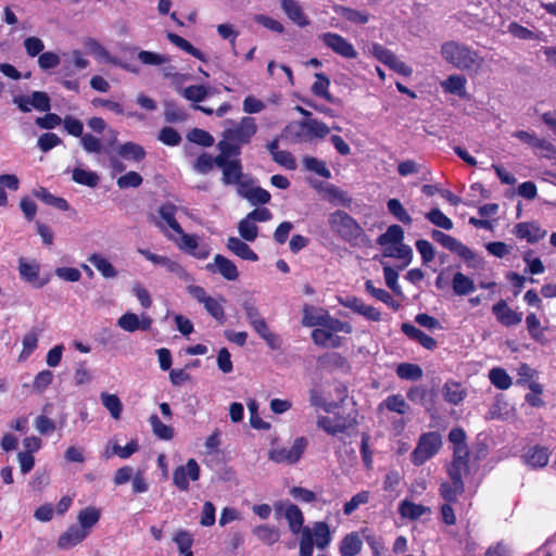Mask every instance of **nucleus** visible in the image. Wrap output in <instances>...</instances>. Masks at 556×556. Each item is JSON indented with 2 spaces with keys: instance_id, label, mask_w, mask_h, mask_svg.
<instances>
[{
  "instance_id": "nucleus-1",
  "label": "nucleus",
  "mask_w": 556,
  "mask_h": 556,
  "mask_svg": "<svg viewBox=\"0 0 556 556\" xmlns=\"http://www.w3.org/2000/svg\"><path fill=\"white\" fill-rule=\"evenodd\" d=\"M440 52L444 61L469 74H477L484 63L478 51L454 40L444 42Z\"/></svg>"
},
{
  "instance_id": "nucleus-2",
  "label": "nucleus",
  "mask_w": 556,
  "mask_h": 556,
  "mask_svg": "<svg viewBox=\"0 0 556 556\" xmlns=\"http://www.w3.org/2000/svg\"><path fill=\"white\" fill-rule=\"evenodd\" d=\"M329 127L316 118L291 122L282 130V137L291 143L309 142L315 138H325L329 134Z\"/></svg>"
},
{
  "instance_id": "nucleus-3",
  "label": "nucleus",
  "mask_w": 556,
  "mask_h": 556,
  "mask_svg": "<svg viewBox=\"0 0 556 556\" xmlns=\"http://www.w3.org/2000/svg\"><path fill=\"white\" fill-rule=\"evenodd\" d=\"M217 149L219 151L217 167L222 168L223 184L225 186H229L235 185L236 182H240V179L244 177V174L241 160L239 159L240 154L237 148H231L226 143L218 142Z\"/></svg>"
},
{
  "instance_id": "nucleus-4",
  "label": "nucleus",
  "mask_w": 556,
  "mask_h": 556,
  "mask_svg": "<svg viewBox=\"0 0 556 556\" xmlns=\"http://www.w3.org/2000/svg\"><path fill=\"white\" fill-rule=\"evenodd\" d=\"M226 123L231 124L232 127L224 129L222 140L218 142L237 148L241 154V147L248 144L257 131L255 118L244 116L239 123H235L232 119H227Z\"/></svg>"
},
{
  "instance_id": "nucleus-5",
  "label": "nucleus",
  "mask_w": 556,
  "mask_h": 556,
  "mask_svg": "<svg viewBox=\"0 0 556 556\" xmlns=\"http://www.w3.org/2000/svg\"><path fill=\"white\" fill-rule=\"evenodd\" d=\"M289 529L300 536V556H312L314 549L313 533L309 527H304V516L295 504H289L285 511Z\"/></svg>"
},
{
  "instance_id": "nucleus-6",
  "label": "nucleus",
  "mask_w": 556,
  "mask_h": 556,
  "mask_svg": "<svg viewBox=\"0 0 556 556\" xmlns=\"http://www.w3.org/2000/svg\"><path fill=\"white\" fill-rule=\"evenodd\" d=\"M441 445V435L438 432L422 434L416 448L412 453L413 463L417 466L422 465L426 460L438 453Z\"/></svg>"
},
{
  "instance_id": "nucleus-7",
  "label": "nucleus",
  "mask_w": 556,
  "mask_h": 556,
  "mask_svg": "<svg viewBox=\"0 0 556 556\" xmlns=\"http://www.w3.org/2000/svg\"><path fill=\"white\" fill-rule=\"evenodd\" d=\"M307 439L299 437L293 441L290 447H279L269 451V459L277 464L293 465L300 460L307 447Z\"/></svg>"
},
{
  "instance_id": "nucleus-8",
  "label": "nucleus",
  "mask_w": 556,
  "mask_h": 556,
  "mask_svg": "<svg viewBox=\"0 0 556 556\" xmlns=\"http://www.w3.org/2000/svg\"><path fill=\"white\" fill-rule=\"evenodd\" d=\"M343 329V324L338 319H331L330 325L315 328L312 331V339L315 344L325 348H337L340 345V337L337 332Z\"/></svg>"
},
{
  "instance_id": "nucleus-9",
  "label": "nucleus",
  "mask_w": 556,
  "mask_h": 556,
  "mask_svg": "<svg viewBox=\"0 0 556 556\" xmlns=\"http://www.w3.org/2000/svg\"><path fill=\"white\" fill-rule=\"evenodd\" d=\"M200 466L195 459L190 458L186 466H178L173 472V482L180 491L189 490V481H198Z\"/></svg>"
},
{
  "instance_id": "nucleus-10",
  "label": "nucleus",
  "mask_w": 556,
  "mask_h": 556,
  "mask_svg": "<svg viewBox=\"0 0 556 556\" xmlns=\"http://www.w3.org/2000/svg\"><path fill=\"white\" fill-rule=\"evenodd\" d=\"M18 274L20 277L26 282L30 283L34 288H42L49 282V277L40 278V265L35 261H27L24 257L18 260Z\"/></svg>"
},
{
  "instance_id": "nucleus-11",
  "label": "nucleus",
  "mask_w": 556,
  "mask_h": 556,
  "mask_svg": "<svg viewBox=\"0 0 556 556\" xmlns=\"http://www.w3.org/2000/svg\"><path fill=\"white\" fill-rule=\"evenodd\" d=\"M331 317L328 312L317 308L313 305L305 304L303 306V318L302 325L305 327H315V326H327L331 323Z\"/></svg>"
},
{
  "instance_id": "nucleus-12",
  "label": "nucleus",
  "mask_w": 556,
  "mask_h": 556,
  "mask_svg": "<svg viewBox=\"0 0 556 556\" xmlns=\"http://www.w3.org/2000/svg\"><path fill=\"white\" fill-rule=\"evenodd\" d=\"M312 187L315 190H317L320 194H323V198L332 205H346L348 203L345 192L332 184H325L323 181H318L313 182Z\"/></svg>"
},
{
  "instance_id": "nucleus-13",
  "label": "nucleus",
  "mask_w": 556,
  "mask_h": 556,
  "mask_svg": "<svg viewBox=\"0 0 556 556\" xmlns=\"http://www.w3.org/2000/svg\"><path fill=\"white\" fill-rule=\"evenodd\" d=\"M206 269L212 273L218 271L229 281H233L239 277V271L235 263L222 254H216L214 257V264H207Z\"/></svg>"
},
{
  "instance_id": "nucleus-14",
  "label": "nucleus",
  "mask_w": 556,
  "mask_h": 556,
  "mask_svg": "<svg viewBox=\"0 0 556 556\" xmlns=\"http://www.w3.org/2000/svg\"><path fill=\"white\" fill-rule=\"evenodd\" d=\"M138 252L146 260L152 262L153 264L164 266L169 273L176 274L179 277H184L187 275L185 268L178 262L173 261L167 256L152 253L147 249H139Z\"/></svg>"
},
{
  "instance_id": "nucleus-15",
  "label": "nucleus",
  "mask_w": 556,
  "mask_h": 556,
  "mask_svg": "<svg viewBox=\"0 0 556 556\" xmlns=\"http://www.w3.org/2000/svg\"><path fill=\"white\" fill-rule=\"evenodd\" d=\"M492 312L496 319L506 327L518 325L522 320V313L513 311L504 300L493 305Z\"/></svg>"
},
{
  "instance_id": "nucleus-16",
  "label": "nucleus",
  "mask_w": 556,
  "mask_h": 556,
  "mask_svg": "<svg viewBox=\"0 0 556 556\" xmlns=\"http://www.w3.org/2000/svg\"><path fill=\"white\" fill-rule=\"evenodd\" d=\"M89 534L78 525H72L58 539V547L62 549L72 548L81 543Z\"/></svg>"
},
{
  "instance_id": "nucleus-17",
  "label": "nucleus",
  "mask_w": 556,
  "mask_h": 556,
  "mask_svg": "<svg viewBox=\"0 0 556 556\" xmlns=\"http://www.w3.org/2000/svg\"><path fill=\"white\" fill-rule=\"evenodd\" d=\"M514 233L529 243H535L546 236V230L535 223H519L515 226Z\"/></svg>"
},
{
  "instance_id": "nucleus-18",
  "label": "nucleus",
  "mask_w": 556,
  "mask_h": 556,
  "mask_svg": "<svg viewBox=\"0 0 556 556\" xmlns=\"http://www.w3.org/2000/svg\"><path fill=\"white\" fill-rule=\"evenodd\" d=\"M280 4L288 18L294 24L300 27H305L309 24L302 7L296 0H280Z\"/></svg>"
},
{
  "instance_id": "nucleus-19",
  "label": "nucleus",
  "mask_w": 556,
  "mask_h": 556,
  "mask_svg": "<svg viewBox=\"0 0 556 556\" xmlns=\"http://www.w3.org/2000/svg\"><path fill=\"white\" fill-rule=\"evenodd\" d=\"M318 427L323 428L329 434L344 432L348 428V418L339 414L331 416H321L317 421Z\"/></svg>"
},
{
  "instance_id": "nucleus-20",
  "label": "nucleus",
  "mask_w": 556,
  "mask_h": 556,
  "mask_svg": "<svg viewBox=\"0 0 556 556\" xmlns=\"http://www.w3.org/2000/svg\"><path fill=\"white\" fill-rule=\"evenodd\" d=\"M525 463L532 468H543L549 459V452L543 446H532L523 455Z\"/></svg>"
},
{
  "instance_id": "nucleus-21",
  "label": "nucleus",
  "mask_w": 556,
  "mask_h": 556,
  "mask_svg": "<svg viewBox=\"0 0 556 556\" xmlns=\"http://www.w3.org/2000/svg\"><path fill=\"white\" fill-rule=\"evenodd\" d=\"M226 245L229 251L242 260L251 262L258 260L257 254L244 241L237 237H229Z\"/></svg>"
},
{
  "instance_id": "nucleus-22",
  "label": "nucleus",
  "mask_w": 556,
  "mask_h": 556,
  "mask_svg": "<svg viewBox=\"0 0 556 556\" xmlns=\"http://www.w3.org/2000/svg\"><path fill=\"white\" fill-rule=\"evenodd\" d=\"M252 533L267 546H271L280 540L279 529L268 523L255 526Z\"/></svg>"
},
{
  "instance_id": "nucleus-23",
  "label": "nucleus",
  "mask_w": 556,
  "mask_h": 556,
  "mask_svg": "<svg viewBox=\"0 0 556 556\" xmlns=\"http://www.w3.org/2000/svg\"><path fill=\"white\" fill-rule=\"evenodd\" d=\"M331 231L343 240L348 239V213L337 210L328 217Z\"/></svg>"
},
{
  "instance_id": "nucleus-24",
  "label": "nucleus",
  "mask_w": 556,
  "mask_h": 556,
  "mask_svg": "<svg viewBox=\"0 0 556 556\" xmlns=\"http://www.w3.org/2000/svg\"><path fill=\"white\" fill-rule=\"evenodd\" d=\"M34 197L49 206H53L60 211H67L70 208L68 202L61 197L52 194L47 188L39 187L33 191Z\"/></svg>"
},
{
  "instance_id": "nucleus-25",
  "label": "nucleus",
  "mask_w": 556,
  "mask_h": 556,
  "mask_svg": "<svg viewBox=\"0 0 556 556\" xmlns=\"http://www.w3.org/2000/svg\"><path fill=\"white\" fill-rule=\"evenodd\" d=\"M401 329L407 337L418 341L427 350H433L437 346V341L432 337L408 323L402 324Z\"/></svg>"
},
{
  "instance_id": "nucleus-26",
  "label": "nucleus",
  "mask_w": 556,
  "mask_h": 556,
  "mask_svg": "<svg viewBox=\"0 0 556 556\" xmlns=\"http://www.w3.org/2000/svg\"><path fill=\"white\" fill-rule=\"evenodd\" d=\"M101 517L100 509L89 506L81 509L78 513L77 520L78 526L86 531L87 534L90 533V530L99 522Z\"/></svg>"
},
{
  "instance_id": "nucleus-27",
  "label": "nucleus",
  "mask_w": 556,
  "mask_h": 556,
  "mask_svg": "<svg viewBox=\"0 0 556 556\" xmlns=\"http://www.w3.org/2000/svg\"><path fill=\"white\" fill-rule=\"evenodd\" d=\"M397 172L401 176L405 177L412 174H421V180H431V172L422 164L414 160H406L397 165Z\"/></svg>"
},
{
  "instance_id": "nucleus-28",
  "label": "nucleus",
  "mask_w": 556,
  "mask_h": 556,
  "mask_svg": "<svg viewBox=\"0 0 556 556\" xmlns=\"http://www.w3.org/2000/svg\"><path fill=\"white\" fill-rule=\"evenodd\" d=\"M160 217L176 233H182V227L176 219L177 206L173 203H164L159 207Z\"/></svg>"
},
{
  "instance_id": "nucleus-29",
  "label": "nucleus",
  "mask_w": 556,
  "mask_h": 556,
  "mask_svg": "<svg viewBox=\"0 0 556 556\" xmlns=\"http://www.w3.org/2000/svg\"><path fill=\"white\" fill-rule=\"evenodd\" d=\"M383 409L404 415L409 410V405L405 402L402 395L393 394L389 395L379 404L378 410L382 412Z\"/></svg>"
},
{
  "instance_id": "nucleus-30",
  "label": "nucleus",
  "mask_w": 556,
  "mask_h": 556,
  "mask_svg": "<svg viewBox=\"0 0 556 556\" xmlns=\"http://www.w3.org/2000/svg\"><path fill=\"white\" fill-rule=\"evenodd\" d=\"M167 38L173 45H175L182 51L191 54L192 56H194L195 59H198L202 62H206L205 54L200 49L195 48L187 39L182 38L181 36L177 35V34H174V33H168Z\"/></svg>"
},
{
  "instance_id": "nucleus-31",
  "label": "nucleus",
  "mask_w": 556,
  "mask_h": 556,
  "mask_svg": "<svg viewBox=\"0 0 556 556\" xmlns=\"http://www.w3.org/2000/svg\"><path fill=\"white\" fill-rule=\"evenodd\" d=\"M312 530L314 545L319 549H324L331 541L329 526L326 522H315Z\"/></svg>"
},
{
  "instance_id": "nucleus-32",
  "label": "nucleus",
  "mask_w": 556,
  "mask_h": 556,
  "mask_svg": "<svg viewBox=\"0 0 556 556\" xmlns=\"http://www.w3.org/2000/svg\"><path fill=\"white\" fill-rule=\"evenodd\" d=\"M399 510L402 517L410 520H416L425 514H430L429 507L409 501H403L400 504Z\"/></svg>"
},
{
  "instance_id": "nucleus-33",
  "label": "nucleus",
  "mask_w": 556,
  "mask_h": 556,
  "mask_svg": "<svg viewBox=\"0 0 556 556\" xmlns=\"http://www.w3.org/2000/svg\"><path fill=\"white\" fill-rule=\"evenodd\" d=\"M323 42L342 56H348V41L338 34L325 33L320 36Z\"/></svg>"
},
{
  "instance_id": "nucleus-34",
  "label": "nucleus",
  "mask_w": 556,
  "mask_h": 556,
  "mask_svg": "<svg viewBox=\"0 0 556 556\" xmlns=\"http://www.w3.org/2000/svg\"><path fill=\"white\" fill-rule=\"evenodd\" d=\"M403 228L400 225L394 224L389 226L387 231L378 237L377 243L382 247L388 244H399L403 242Z\"/></svg>"
},
{
  "instance_id": "nucleus-35",
  "label": "nucleus",
  "mask_w": 556,
  "mask_h": 556,
  "mask_svg": "<svg viewBox=\"0 0 556 556\" xmlns=\"http://www.w3.org/2000/svg\"><path fill=\"white\" fill-rule=\"evenodd\" d=\"M118 154L127 160L140 162L146 157V151L142 146L128 141L119 146Z\"/></svg>"
},
{
  "instance_id": "nucleus-36",
  "label": "nucleus",
  "mask_w": 556,
  "mask_h": 556,
  "mask_svg": "<svg viewBox=\"0 0 556 556\" xmlns=\"http://www.w3.org/2000/svg\"><path fill=\"white\" fill-rule=\"evenodd\" d=\"M88 261L101 273L104 278H114L117 276L115 267L102 255L93 253Z\"/></svg>"
},
{
  "instance_id": "nucleus-37",
  "label": "nucleus",
  "mask_w": 556,
  "mask_h": 556,
  "mask_svg": "<svg viewBox=\"0 0 556 556\" xmlns=\"http://www.w3.org/2000/svg\"><path fill=\"white\" fill-rule=\"evenodd\" d=\"M350 308L355 313L363 315L369 320H380L381 314L371 305H366L362 300L353 298L350 300Z\"/></svg>"
},
{
  "instance_id": "nucleus-38",
  "label": "nucleus",
  "mask_w": 556,
  "mask_h": 556,
  "mask_svg": "<svg viewBox=\"0 0 556 556\" xmlns=\"http://www.w3.org/2000/svg\"><path fill=\"white\" fill-rule=\"evenodd\" d=\"M443 396L448 403L457 405L464 400L465 390L459 383L455 381H447L443 386Z\"/></svg>"
},
{
  "instance_id": "nucleus-39",
  "label": "nucleus",
  "mask_w": 556,
  "mask_h": 556,
  "mask_svg": "<svg viewBox=\"0 0 556 556\" xmlns=\"http://www.w3.org/2000/svg\"><path fill=\"white\" fill-rule=\"evenodd\" d=\"M453 290L457 295H467L475 290V282L463 273H456L452 281Z\"/></svg>"
},
{
  "instance_id": "nucleus-40",
  "label": "nucleus",
  "mask_w": 556,
  "mask_h": 556,
  "mask_svg": "<svg viewBox=\"0 0 556 556\" xmlns=\"http://www.w3.org/2000/svg\"><path fill=\"white\" fill-rule=\"evenodd\" d=\"M72 179L83 186L93 188L99 184V176L92 170L76 167L73 169Z\"/></svg>"
},
{
  "instance_id": "nucleus-41",
  "label": "nucleus",
  "mask_w": 556,
  "mask_h": 556,
  "mask_svg": "<svg viewBox=\"0 0 556 556\" xmlns=\"http://www.w3.org/2000/svg\"><path fill=\"white\" fill-rule=\"evenodd\" d=\"M101 402L114 419L121 418L123 404L116 394L103 392L101 393Z\"/></svg>"
},
{
  "instance_id": "nucleus-42",
  "label": "nucleus",
  "mask_w": 556,
  "mask_h": 556,
  "mask_svg": "<svg viewBox=\"0 0 556 556\" xmlns=\"http://www.w3.org/2000/svg\"><path fill=\"white\" fill-rule=\"evenodd\" d=\"M223 302H225L224 298H222L220 301H218L212 296H208L203 303V306L206 309V312L219 324H224L226 320L225 311L222 304Z\"/></svg>"
},
{
  "instance_id": "nucleus-43",
  "label": "nucleus",
  "mask_w": 556,
  "mask_h": 556,
  "mask_svg": "<svg viewBox=\"0 0 556 556\" xmlns=\"http://www.w3.org/2000/svg\"><path fill=\"white\" fill-rule=\"evenodd\" d=\"M150 426L153 433L162 440H170L174 437V429L161 421L156 414H153L149 418Z\"/></svg>"
},
{
  "instance_id": "nucleus-44",
  "label": "nucleus",
  "mask_w": 556,
  "mask_h": 556,
  "mask_svg": "<svg viewBox=\"0 0 556 556\" xmlns=\"http://www.w3.org/2000/svg\"><path fill=\"white\" fill-rule=\"evenodd\" d=\"M388 211L395 219L399 222L410 225L413 219L410 215L407 213V211L404 208L400 200L397 199H390L387 203Z\"/></svg>"
},
{
  "instance_id": "nucleus-45",
  "label": "nucleus",
  "mask_w": 556,
  "mask_h": 556,
  "mask_svg": "<svg viewBox=\"0 0 556 556\" xmlns=\"http://www.w3.org/2000/svg\"><path fill=\"white\" fill-rule=\"evenodd\" d=\"M38 334H39V330L34 328L31 331L27 332L23 337V341H22L23 350L20 354V359L28 358L34 353V351L37 349Z\"/></svg>"
},
{
  "instance_id": "nucleus-46",
  "label": "nucleus",
  "mask_w": 556,
  "mask_h": 556,
  "mask_svg": "<svg viewBox=\"0 0 556 556\" xmlns=\"http://www.w3.org/2000/svg\"><path fill=\"white\" fill-rule=\"evenodd\" d=\"M469 471V465L465 462H452L447 468V475L452 482L457 484V488H460V484L464 483L463 476L467 475Z\"/></svg>"
},
{
  "instance_id": "nucleus-47",
  "label": "nucleus",
  "mask_w": 556,
  "mask_h": 556,
  "mask_svg": "<svg viewBox=\"0 0 556 556\" xmlns=\"http://www.w3.org/2000/svg\"><path fill=\"white\" fill-rule=\"evenodd\" d=\"M238 231L241 238L245 241L253 242L258 236V227L247 216L238 224Z\"/></svg>"
},
{
  "instance_id": "nucleus-48",
  "label": "nucleus",
  "mask_w": 556,
  "mask_h": 556,
  "mask_svg": "<svg viewBox=\"0 0 556 556\" xmlns=\"http://www.w3.org/2000/svg\"><path fill=\"white\" fill-rule=\"evenodd\" d=\"M396 374L401 379L415 381L422 377V369L416 364L402 363L397 365Z\"/></svg>"
},
{
  "instance_id": "nucleus-49",
  "label": "nucleus",
  "mask_w": 556,
  "mask_h": 556,
  "mask_svg": "<svg viewBox=\"0 0 556 556\" xmlns=\"http://www.w3.org/2000/svg\"><path fill=\"white\" fill-rule=\"evenodd\" d=\"M182 96L194 103H200L210 96V87L203 85H191L184 89Z\"/></svg>"
},
{
  "instance_id": "nucleus-50",
  "label": "nucleus",
  "mask_w": 556,
  "mask_h": 556,
  "mask_svg": "<svg viewBox=\"0 0 556 556\" xmlns=\"http://www.w3.org/2000/svg\"><path fill=\"white\" fill-rule=\"evenodd\" d=\"M303 165H304L305 169L313 172L320 177H324V178L331 177V173L327 168L326 163L324 161H320V160L314 157V156H305L303 159Z\"/></svg>"
},
{
  "instance_id": "nucleus-51",
  "label": "nucleus",
  "mask_w": 556,
  "mask_h": 556,
  "mask_svg": "<svg viewBox=\"0 0 556 556\" xmlns=\"http://www.w3.org/2000/svg\"><path fill=\"white\" fill-rule=\"evenodd\" d=\"M465 492V484L462 483L460 488H457V484L454 482H443L440 485V495L447 502H456L458 495Z\"/></svg>"
},
{
  "instance_id": "nucleus-52",
  "label": "nucleus",
  "mask_w": 556,
  "mask_h": 556,
  "mask_svg": "<svg viewBox=\"0 0 556 556\" xmlns=\"http://www.w3.org/2000/svg\"><path fill=\"white\" fill-rule=\"evenodd\" d=\"M366 290L376 299L382 301L387 305L391 306L393 309H399L400 304L394 301V299L391 296L389 292H387L383 289L375 288L372 282L370 280H367L366 283Z\"/></svg>"
},
{
  "instance_id": "nucleus-53",
  "label": "nucleus",
  "mask_w": 556,
  "mask_h": 556,
  "mask_svg": "<svg viewBox=\"0 0 556 556\" xmlns=\"http://www.w3.org/2000/svg\"><path fill=\"white\" fill-rule=\"evenodd\" d=\"M491 382L501 390H506L511 386V378L503 368H493L489 372Z\"/></svg>"
},
{
  "instance_id": "nucleus-54",
  "label": "nucleus",
  "mask_w": 556,
  "mask_h": 556,
  "mask_svg": "<svg viewBox=\"0 0 556 556\" xmlns=\"http://www.w3.org/2000/svg\"><path fill=\"white\" fill-rule=\"evenodd\" d=\"M217 160L218 154L213 157L211 154L204 152L197 157L194 162V169L200 174H207L215 165L217 166Z\"/></svg>"
},
{
  "instance_id": "nucleus-55",
  "label": "nucleus",
  "mask_w": 556,
  "mask_h": 556,
  "mask_svg": "<svg viewBox=\"0 0 556 556\" xmlns=\"http://www.w3.org/2000/svg\"><path fill=\"white\" fill-rule=\"evenodd\" d=\"M244 199H247L248 201H250L253 205H257V204H267L271 197H270V193L262 188V187H254V188H249V193L248 194H244Z\"/></svg>"
},
{
  "instance_id": "nucleus-56",
  "label": "nucleus",
  "mask_w": 556,
  "mask_h": 556,
  "mask_svg": "<svg viewBox=\"0 0 556 556\" xmlns=\"http://www.w3.org/2000/svg\"><path fill=\"white\" fill-rule=\"evenodd\" d=\"M407 397L412 402L421 404L428 410L430 409L429 402H431L432 400L431 399L429 400V392L425 387L417 386V387L410 388L407 392Z\"/></svg>"
},
{
  "instance_id": "nucleus-57",
  "label": "nucleus",
  "mask_w": 556,
  "mask_h": 556,
  "mask_svg": "<svg viewBox=\"0 0 556 556\" xmlns=\"http://www.w3.org/2000/svg\"><path fill=\"white\" fill-rule=\"evenodd\" d=\"M179 553L190 552L193 545V536L188 530H178L174 535Z\"/></svg>"
},
{
  "instance_id": "nucleus-58",
  "label": "nucleus",
  "mask_w": 556,
  "mask_h": 556,
  "mask_svg": "<svg viewBox=\"0 0 556 556\" xmlns=\"http://www.w3.org/2000/svg\"><path fill=\"white\" fill-rule=\"evenodd\" d=\"M426 218L433 225L450 230L453 228V222L445 216L439 208H432L426 214Z\"/></svg>"
},
{
  "instance_id": "nucleus-59",
  "label": "nucleus",
  "mask_w": 556,
  "mask_h": 556,
  "mask_svg": "<svg viewBox=\"0 0 556 556\" xmlns=\"http://www.w3.org/2000/svg\"><path fill=\"white\" fill-rule=\"evenodd\" d=\"M159 140L166 146L176 147L181 142V136L175 128L165 126L160 130Z\"/></svg>"
},
{
  "instance_id": "nucleus-60",
  "label": "nucleus",
  "mask_w": 556,
  "mask_h": 556,
  "mask_svg": "<svg viewBox=\"0 0 556 556\" xmlns=\"http://www.w3.org/2000/svg\"><path fill=\"white\" fill-rule=\"evenodd\" d=\"M62 124L68 135L79 138H81V136L84 135V124L80 119L72 115H66L62 119Z\"/></svg>"
},
{
  "instance_id": "nucleus-61",
  "label": "nucleus",
  "mask_w": 556,
  "mask_h": 556,
  "mask_svg": "<svg viewBox=\"0 0 556 556\" xmlns=\"http://www.w3.org/2000/svg\"><path fill=\"white\" fill-rule=\"evenodd\" d=\"M466 78L459 75H451L448 78L442 83V87L445 91L462 94L465 89Z\"/></svg>"
},
{
  "instance_id": "nucleus-62",
  "label": "nucleus",
  "mask_w": 556,
  "mask_h": 556,
  "mask_svg": "<svg viewBox=\"0 0 556 556\" xmlns=\"http://www.w3.org/2000/svg\"><path fill=\"white\" fill-rule=\"evenodd\" d=\"M61 143V138L54 132H45L39 136L37 141V146L42 152H48Z\"/></svg>"
},
{
  "instance_id": "nucleus-63",
  "label": "nucleus",
  "mask_w": 556,
  "mask_h": 556,
  "mask_svg": "<svg viewBox=\"0 0 556 556\" xmlns=\"http://www.w3.org/2000/svg\"><path fill=\"white\" fill-rule=\"evenodd\" d=\"M31 106L40 112H49L51 100L45 91H34L30 94Z\"/></svg>"
},
{
  "instance_id": "nucleus-64",
  "label": "nucleus",
  "mask_w": 556,
  "mask_h": 556,
  "mask_svg": "<svg viewBox=\"0 0 556 556\" xmlns=\"http://www.w3.org/2000/svg\"><path fill=\"white\" fill-rule=\"evenodd\" d=\"M188 138L190 141L202 147H211L214 144L213 136L208 131L200 128L192 129L189 132Z\"/></svg>"
}]
</instances>
